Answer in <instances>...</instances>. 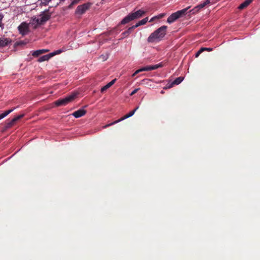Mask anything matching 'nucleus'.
<instances>
[{"instance_id": "1", "label": "nucleus", "mask_w": 260, "mask_h": 260, "mask_svg": "<svg viewBox=\"0 0 260 260\" xmlns=\"http://www.w3.org/2000/svg\"><path fill=\"white\" fill-rule=\"evenodd\" d=\"M167 26L163 25L152 32L147 39L148 42L152 43L156 40H161L166 35Z\"/></svg>"}, {"instance_id": "2", "label": "nucleus", "mask_w": 260, "mask_h": 260, "mask_svg": "<svg viewBox=\"0 0 260 260\" xmlns=\"http://www.w3.org/2000/svg\"><path fill=\"white\" fill-rule=\"evenodd\" d=\"M145 13V11L142 10H139L138 11L129 14L126 17H125L121 21V24H124L126 23H128L129 22L139 18L141 17L143 15H144Z\"/></svg>"}, {"instance_id": "3", "label": "nucleus", "mask_w": 260, "mask_h": 260, "mask_svg": "<svg viewBox=\"0 0 260 260\" xmlns=\"http://www.w3.org/2000/svg\"><path fill=\"white\" fill-rule=\"evenodd\" d=\"M77 93H73L64 98L57 100L54 102V104L57 107L66 106L69 103L72 102L77 97Z\"/></svg>"}, {"instance_id": "4", "label": "nucleus", "mask_w": 260, "mask_h": 260, "mask_svg": "<svg viewBox=\"0 0 260 260\" xmlns=\"http://www.w3.org/2000/svg\"><path fill=\"white\" fill-rule=\"evenodd\" d=\"M189 8V7L172 13L168 18L167 22H168L169 23H172L174 22L175 21H176L177 19L185 15L186 13L187 10Z\"/></svg>"}, {"instance_id": "5", "label": "nucleus", "mask_w": 260, "mask_h": 260, "mask_svg": "<svg viewBox=\"0 0 260 260\" xmlns=\"http://www.w3.org/2000/svg\"><path fill=\"white\" fill-rule=\"evenodd\" d=\"M138 108H139V107H136L134 110L131 111L129 113L126 114L125 115H124V116L122 117L120 119H118L117 120H115V121H114L113 122H111V123H110L109 124L105 125V126H103V127L104 128H107V127H109L110 126H111V125H114V124H115L116 123H118V122H120V121H122V120H124V119H125L126 118H128L132 116L135 114V112L138 109Z\"/></svg>"}, {"instance_id": "6", "label": "nucleus", "mask_w": 260, "mask_h": 260, "mask_svg": "<svg viewBox=\"0 0 260 260\" xmlns=\"http://www.w3.org/2000/svg\"><path fill=\"white\" fill-rule=\"evenodd\" d=\"M91 5V3H87L78 6L75 11V13L80 15L84 14L90 8Z\"/></svg>"}, {"instance_id": "7", "label": "nucleus", "mask_w": 260, "mask_h": 260, "mask_svg": "<svg viewBox=\"0 0 260 260\" xmlns=\"http://www.w3.org/2000/svg\"><path fill=\"white\" fill-rule=\"evenodd\" d=\"M18 29L20 34L24 36L29 32L28 24L26 22H23L19 25Z\"/></svg>"}, {"instance_id": "8", "label": "nucleus", "mask_w": 260, "mask_h": 260, "mask_svg": "<svg viewBox=\"0 0 260 260\" xmlns=\"http://www.w3.org/2000/svg\"><path fill=\"white\" fill-rule=\"evenodd\" d=\"M51 16V13L48 10L43 12L40 15V22L44 23L50 18Z\"/></svg>"}, {"instance_id": "9", "label": "nucleus", "mask_w": 260, "mask_h": 260, "mask_svg": "<svg viewBox=\"0 0 260 260\" xmlns=\"http://www.w3.org/2000/svg\"><path fill=\"white\" fill-rule=\"evenodd\" d=\"M162 63H160L157 64L152 65V66H147L144 67H143L140 69L141 72L143 71H149L151 70H154L157 69L159 68H161L162 67Z\"/></svg>"}, {"instance_id": "10", "label": "nucleus", "mask_w": 260, "mask_h": 260, "mask_svg": "<svg viewBox=\"0 0 260 260\" xmlns=\"http://www.w3.org/2000/svg\"><path fill=\"white\" fill-rule=\"evenodd\" d=\"M86 113V111L83 109H80L77 111H75L72 113V115L75 118H78L85 115Z\"/></svg>"}, {"instance_id": "11", "label": "nucleus", "mask_w": 260, "mask_h": 260, "mask_svg": "<svg viewBox=\"0 0 260 260\" xmlns=\"http://www.w3.org/2000/svg\"><path fill=\"white\" fill-rule=\"evenodd\" d=\"M11 42V40L9 38L2 37L0 38V47L8 46Z\"/></svg>"}, {"instance_id": "12", "label": "nucleus", "mask_w": 260, "mask_h": 260, "mask_svg": "<svg viewBox=\"0 0 260 260\" xmlns=\"http://www.w3.org/2000/svg\"><path fill=\"white\" fill-rule=\"evenodd\" d=\"M184 79L182 77H179L177 78L171 84L169 85L167 87H165V89L170 88L173 87L174 85L179 84Z\"/></svg>"}, {"instance_id": "13", "label": "nucleus", "mask_w": 260, "mask_h": 260, "mask_svg": "<svg viewBox=\"0 0 260 260\" xmlns=\"http://www.w3.org/2000/svg\"><path fill=\"white\" fill-rule=\"evenodd\" d=\"M136 27L134 25H133L132 26L129 27L126 30L124 31L121 34L122 37L121 39H122L125 37H128L130 34L132 33L133 30L135 29Z\"/></svg>"}, {"instance_id": "14", "label": "nucleus", "mask_w": 260, "mask_h": 260, "mask_svg": "<svg viewBox=\"0 0 260 260\" xmlns=\"http://www.w3.org/2000/svg\"><path fill=\"white\" fill-rule=\"evenodd\" d=\"M41 19L39 18L34 17L31 19V23L35 28L38 25L42 24V22H40Z\"/></svg>"}, {"instance_id": "15", "label": "nucleus", "mask_w": 260, "mask_h": 260, "mask_svg": "<svg viewBox=\"0 0 260 260\" xmlns=\"http://www.w3.org/2000/svg\"><path fill=\"white\" fill-rule=\"evenodd\" d=\"M116 80V79H114L112 80L111 81H110L109 83L107 84L106 85L103 86L101 89V92L103 93L106 91L109 88H110L112 85H113L114 84Z\"/></svg>"}, {"instance_id": "16", "label": "nucleus", "mask_w": 260, "mask_h": 260, "mask_svg": "<svg viewBox=\"0 0 260 260\" xmlns=\"http://www.w3.org/2000/svg\"><path fill=\"white\" fill-rule=\"evenodd\" d=\"M153 81L151 79H144L141 81L140 84L146 85L149 87H153V86L151 84Z\"/></svg>"}, {"instance_id": "17", "label": "nucleus", "mask_w": 260, "mask_h": 260, "mask_svg": "<svg viewBox=\"0 0 260 260\" xmlns=\"http://www.w3.org/2000/svg\"><path fill=\"white\" fill-rule=\"evenodd\" d=\"M253 0H246L243 3L241 4L240 6L238 7V9L240 10H242L247 7L252 2Z\"/></svg>"}, {"instance_id": "18", "label": "nucleus", "mask_w": 260, "mask_h": 260, "mask_svg": "<svg viewBox=\"0 0 260 260\" xmlns=\"http://www.w3.org/2000/svg\"><path fill=\"white\" fill-rule=\"evenodd\" d=\"M51 57H52V54L49 53L48 54H46L40 57L38 59V61L39 62H43L44 61L48 60Z\"/></svg>"}, {"instance_id": "19", "label": "nucleus", "mask_w": 260, "mask_h": 260, "mask_svg": "<svg viewBox=\"0 0 260 260\" xmlns=\"http://www.w3.org/2000/svg\"><path fill=\"white\" fill-rule=\"evenodd\" d=\"M148 20V18L146 17V18H144L143 19L141 20V21H139L138 23H137L135 25H134V26L136 28H137V27H139V26L144 25L147 23Z\"/></svg>"}, {"instance_id": "20", "label": "nucleus", "mask_w": 260, "mask_h": 260, "mask_svg": "<svg viewBox=\"0 0 260 260\" xmlns=\"http://www.w3.org/2000/svg\"><path fill=\"white\" fill-rule=\"evenodd\" d=\"M14 109H12L7 111H5L4 113L0 114V120L4 118L6 116H7L8 114L11 113L14 110Z\"/></svg>"}, {"instance_id": "21", "label": "nucleus", "mask_w": 260, "mask_h": 260, "mask_svg": "<svg viewBox=\"0 0 260 260\" xmlns=\"http://www.w3.org/2000/svg\"><path fill=\"white\" fill-rule=\"evenodd\" d=\"M14 124H15V123L14 122H12V120H11L10 121L7 122L6 123L5 128L7 129L11 127L12 126H13Z\"/></svg>"}, {"instance_id": "22", "label": "nucleus", "mask_w": 260, "mask_h": 260, "mask_svg": "<svg viewBox=\"0 0 260 260\" xmlns=\"http://www.w3.org/2000/svg\"><path fill=\"white\" fill-rule=\"evenodd\" d=\"M24 116V114H21V115H19L17 116H16L15 117H14V118H13L12 120V122H14L15 123L18 121L19 120V119H20L21 118H22V117H23Z\"/></svg>"}, {"instance_id": "23", "label": "nucleus", "mask_w": 260, "mask_h": 260, "mask_svg": "<svg viewBox=\"0 0 260 260\" xmlns=\"http://www.w3.org/2000/svg\"><path fill=\"white\" fill-rule=\"evenodd\" d=\"M41 54H42V52H41L40 50H36L34 51L32 54V56L35 57H37Z\"/></svg>"}, {"instance_id": "24", "label": "nucleus", "mask_w": 260, "mask_h": 260, "mask_svg": "<svg viewBox=\"0 0 260 260\" xmlns=\"http://www.w3.org/2000/svg\"><path fill=\"white\" fill-rule=\"evenodd\" d=\"M199 11H200V10H198V8L197 6L195 7L193 9H192L190 11V12L192 14H196L197 13H198Z\"/></svg>"}, {"instance_id": "25", "label": "nucleus", "mask_w": 260, "mask_h": 260, "mask_svg": "<svg viewBox=\"0 0 260 260\" xmlns=\"http://www.w3.org/2000/svg\"><path fill=\"white\" fill-rule=\"evenodd\" d=\"M62 52V51L61 50L59 49V50L54 51L53 52L50 53V54H52V57H53L54 55L59 54L61 53Z\"/></svg>"}, {"instance_id": "26", "label": "nucleus", "mask_w": 260, "mask_h": 260, "mask_svg": "<svg viewBox=\"0 0 260 260\" xmlns=\"http://www.w3.org/2000/svg\"><path fill=\"white\" fill-rule=\"evenodd\" d=\"M198 8V10H200L201 9H203L206 6V4H204V3L200 4L197 6Z\"/></svg>"}, {"instance_id": "27", "label": "nucleus", "mask_w": 260, "mask_h": 260, "mask_svg": "<svg viewBox=\"0 0 260 260\" xmlns=\"http://www.w3.org/2000/svg\"><path fill=\"white\" fill-rule=\"evenodd\" d=\"M198 8V10H200L201 9H203L206 6V4H204V3L200 4L197 6Z\"/></svg>"}, {"instance_id": "28", "label": "nucleus", "mask_w": 260, "mask_h": 260, "mask_svg": "<svg viewBox=\"0 0 260 260\" xmlns=\"http://www.w3.org/2000/svg\"><path fill=\"white\" fill-rule=\"evenodd\" d=\"M203 52V49H202L201 48L196 53L195 57H198L200 55L201 53H202Z\"/></svg>"}, {"instance_id": "29", "label": "nucleus", "mask_w": 260, "mask_h": 260, "mask_svg": "<svg viewBox=\"0 0 260 260\" xmlns=\"http://www.w3.org/2000/svg\"><path fill=\"white\" fill-rule=\"evenodd\" d=\"M140 90V88H136L135 89H134L131 93H130V95L131 96H132L134 94H135V93H136L139 90Z\"/></svg>"}, {"instance_id": "30", "label": "nucleus", "mask_w": 260, "mask_h": 260, "mask_svg": "<svg viewBox=\"0 0 260 260\" xmlns=\"http://www.w3.org/2000/svg\"><path fill=\"white\" fill-rule=\"evenodd\" d=\"M51 1V0H41V3L44 5H47Z\"/></svg>"}, {"instance_id": "31", "label": "nucleus", "mask_w": 260, "mask_h": 260, "mask_svg": "<svg viewBox=\"0 0 260 260\" xmlns=\"http://www.w3.org/2000/svg\"><path fill=\"white\" fill-rule=\"evenodd\" d=\"M201 49H203V51H211L213 50V48H212L202 47V48H201Z\"/></svg>"}, {"instance_id": "32", "label": "nucleus", "mask_w": 260, "mask_h": 260, "mask_svg": "<svg viewBox=\"0 0 260 260\" xmlns=\"http://www.w3.org/2000/svg\"><path fill=\"white\" fill-rule=\"evenodd\" d=\"M140 72H141V71L140 69H139V70H137L136 71H135V72L132 74V76L133 77H135L137 74H138V73H140Z\"/></svg>"}, {"instance_id": "33", "label": "nucleus", "mask_w": 260, "mask_h": 260, "mask_svg": "<svg viewBox=\"0 0 260 260\" xmlns=\"http://www.w3.org/2000/svg\"><path fill=\"white\" fill-rule=\"evenodd\" d=\"M165 16V14L161 13V14H159L157 16H156L155 17H156V19H160V18H163Z\"/></svg>"}, {"instance_id": "34", "label": "nucleus", "mask_w": 260, "mask_h": 260, "mask_svg": "<svg viewBox=\"0 0 260 260\" xmlns=\"http://www.w3.org/2000/svg\"><path fill=\"white\" fill-rule=\"evenodd\" d=\"M78 3V0H74V1H73L72 2V3L70 4V5L69 6V7H71L73 5L77 4Z\"/></svg>"}, {"instance_id": "35", "label": "nucleus", "mask_w": 260, "mask_h": 260, "mask_svg": "<svg viewBox=\"0 0 260 260\" xmlns=\"http://www.w3.org/2000/svg\"><path fill=\"white\" fill-rule=\"evenodd\" d=\"M4 18V15L0 13V27L2 26V21Z\"/></svg>"}, {"instance_id": "36", "label": "nucleus", "mask_w": 260, "mask_h": 260, "mask_svg": "<svg viewBox=\"0 0 260 260\" xmlns=\"http://www.w3.org/2000/svg\"><path fill=\"white\" fill-rule=\"evenodd\" d=\"M41 52H42V54L46 53L48 52L49 50L47 49H40Z\"/></svg>"}, {"instance_id": "37", "label": "nucleus", "mask_w": 260, "mask_h": 260, "mask_svg": "<svg viewBox=\"0 0 260 260\" xmlns=\"http://www.w3.org/2000/svg\"><path fill=\"white\" fill-rule=\"evenodd\" d=\"M204 4H206V6L207 5L210 4V0H205V1L204 2Z\"/></svg>"}, {"instance_id": "38", "label": "nucleus", "mask_w": 260, "mask_h": 260, "mask_svg": "<svg viewBox=\"0 0 260 260\" xmlns=\"http://www.w3.org/2000/svg\"><path fill=\"white\" fill-rule=\"evenodd\" d=\"M155 19H156V17H153L150 20L149 22H153Z\"/></svg>"}, {"instance_id": "39", "label": "nucleus", "mask_w": 260, "mask_h": 260, "mask_svg": "<svg viewBox=\"0 0 260 260\" xmlns=\"http://www.w3.org/2000/svg\"><path fill=\"white\" fill-rule=\"evenodd\" d=\"M107 0H102L101 3L103 4L104 3L106 2Z\"/></svg>"}, {"instance_id": "40", "label": "nucleus", "mask_w": 260, "mask_h": 260, "mask_svg": "<svg viewBox=\"0 0 260 260\" xmlns=\"http://www.w3.org/2000/svg\"><path fill=\"white\" fill-rule=\"evenodd\" d=\"M210 3L212 4L214 3V0H210Z\"/></svg>"}]
</instances>
